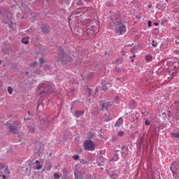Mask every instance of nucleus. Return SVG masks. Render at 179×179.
I'll return each instance as SVG.
<instances>
[{
    "label": "nucleus",
    "mask_w": 179,
    "mask_h": 179,
    "mask_svg": "<svg viewBox=\"0 0 179 179\" xmlns=\"http://www.w3.org/2000/svg\"><path fill=\"white\" fill-rule=\"evenodd\" d=\"M4 173L6 174V176H9L10 174V172L9 171V169L8 166H6L4 169Z\"/></svg>",
    "instance_id": "nucleus-14"
},
{
    "label": "nucleus",
    "mask_w": 179,
    "mask_h": 179,
    "mask_svg": "<svg viewBox=\"0 0 179 179\" xmlns=\"http://www.w3.org/2000/svg\"><path fill=\"white\" fill-rule=\"evenodd\" d=\"M52 167V165H51V163H48L46 166V170H48V171H50V170H51Z\"/></svg>",
    "instance_id": "nucleus-17"
},
{
    "label": "nucleus",
    "mask_w": 179,
    "mask_h": 179,
    "mask_svg": "<svg viewBox=\"0 0 179 179\" xmlns=\"http://www.w3.org/2000/svg\"><path fill=\"white\" fill-rule=\"evenodd\" d=\"M108 89L107 88V86H106V85H103V87H102V90H103L104 92H106V90H108Z\"/></svg>",
    "instance_id": "nucleus-25"
},
{
    "label": "nucleus",
    "mask_w": 179,
    "mask_h": 179,
    "mask_svg": "<svg viewBox=\"0 0 179 179\" xmlns=\"http://www.w3.org/2000/svg\"><path fill=\"white\" fill-rule=\"evenodd\" d=\"M149 27H152V21H148Z\"/></svg>",
    "instance_id": "nucleus-31"
},
{
    "label": "nucleus",
    "mask_w": 179,
    "mask_h": 179,
    "mask_svg": "<svg viewBox=\"0 0 179 179\" xmlns=\"http://www.w3.org/2000/svg\"><path fill=\"white\" fill-rule=\"evenodd\" d=\"M34 131H36V129H34V127H31L29 129V132H31V134L34 133Z\"/></svg>",
    "instance_id": "nucleus-22"
},
{
    "label": "nucleus",
    "mask_w": 179,
    "mask_h": 179,
    "mask_svg": "<svg viewBox=\"0 0 179 179\" xmlns=\"http://www.w3.org/2000/svg\"><path fill=\"white\" fill-rule=\"evenodd\" d=\"M38 89L39 90V94L43 96V94H48L51 93V89L53 88L50 83L46 82L39 85L38 86Z\"/></svg>",
    "instance_id": "nucleus-2"
},
{
    "label": "nucleus",
    "mask_w": 179,
    "mask_h": 179,
    "mask_svg": "<svg viewBox=\"0 0 179 179\" xmlns=\"http://www.w3.org/2000/svg\"><path fill=\"white\" fill-rule=\"evenodd\" d=\"M117 136H124V131H120L117 133Z\"/></svg>",
    "instance_id": "nucleus-19"
},
{
    "label": "nucleus",
    "mask_w": 179,
    "mask_h": 179,
    "mask_svg": "<svg viewBox=\"0 0 179 179\" xmlns=\"http://www.w3.org/2000/svg\"><path fill=\"white\" fill-rule=\"evenodd\" d=\"M130 107L134 108V107H136L138 106V103H136V101L135 100H131L129 103Z\"/></svg>",
    "instance_id": "nucleus-10"
},
{
    "label": "nucleus",
    "mask_w": 179,
    "mask_h": 179,
    "mask_svg": "<svg viewBox=\"0 0 179 179\" xmlns=\"http://www.w3.org/2000/svg\"><path fill=\"white\" fill-rule=\"evenodd\" d=\"M34 65H37V62H35L34 63Z\"/></svg>",
    "instance_id": "nucleus-34"
},
{
    "label": "nucleus",
    "mask_w": 179,
    "mask_h": 179,
    "mask_svg": "<svg viewBox=\"0 0 179 179\" xmlns=\"http://www.w3.org/2000/svg\"><path fill=\"white\" fill-rule=\"evenodd\" d=\"M174 104L177 108H179V101H176Z\"/></svg>",
    "instance_id": "nucleus-27"
},
{
    "label": "nucleus",
    "mask_w": 179,
    "mask_h": 179,
    "mask_svg": "<svg viewBox=\"0 0 179 179\" xmlns=\"http://www.w3.org/2000/svg\"><path fill=\"white\" fill-rule=\"evenodd\" d=\"M124 122V120H122V117H120L117 121L116 122V124H115V127H117V128H120L122 126V124Z\"/></svg>",
    "instance_id": "nucleus-7"
},
{
    "label": "nucleus",
    "mask_w": 179,
    "mask_h": 179,
    "mask_svg": "<svg viewBox=\"0 0 179 179\" xmlns=\"http://www.w3.org/2000/svg\"><path fill=\"white\" fill-rule=\"evenodd\" d=\"M89 135H91V136H93V134H92V132H89Z\"/></svg>",
    "instance_id": "nucleus-33"
},
{
    "label": "nucleus",
    "mask_w": 179,
    "mask_h": 179,
    "mask_svg": "<svg viewBox=\"0 0 179 179\" xmlns=\"http://www.w3.org/2000/svg\"><path fill=\"white\" fill-rule=\"evenodd\" d=\"M41 31H43V33H45V34L50 33V27L48 25H45L42 27Z\"/></svg>",
    "instance_id": "nucleus-8"
},
{
    "label": "nucleus",
    "mask_w": 179,
    "mask_h": 179,
    "mask_svg": "<svg viewBox=\"0 0 179 179\" xmlns=\"http://www.w3.org/2000/svg\"><path fill=\"white\" fill-rule=\"evenodd\" d=\"M1 64H2V61L0 60V65H1Z\"/></svg>",
    "instance_id": "nucleus-36"
},
{
    "label": "nucleus",
    "mask_w": 179,
    "mask_h": 179,
    "mask_svg": "<svg viewBox=\"0 0 179 179\" xmlns=\"http://www.w3.org/2000/svg\"><path fill=\"white\" fill-rule=\"evenodd\" d=\"M9 94H12L13 92V88H12V87H8L7 89Z\"/></svg>",
    "instance_id": "nucleus-18"
},
{
    "label": "nucleus",
    "mask_w": 179,
    "mask_h": 179,
    "mask_svg": "<svg viewBox=\"0 0 179 179\" xmlns=\"http://www.w3.org/2000/svg\"><path fill=\"white\" fill-rule=\"evenodd\" d=\"M152 47H157V43H155V41H152Z\"/></svg>",
    "instance_id": "nucleus-28"
},
{
    "label": "nucleus",
    "mask_w": 179,
    "mask_h": 179,
    "mask_svg": "<svg viewBox=\"0 0 179 179\" xmlns=\"http://www.w3.org/2000/svg\"><path fill=\"white\" fill-rule=\"evenodd\" d=\"M177 38H178V39H179V35L177 36Z\"/></svg>",
    "instance_id": "nucleus-37"
},
{
    "label": "nucleus",
    "mask_w": 179,
    "mask_h": 179,
    "mask_svg": "<svg viewBox=\"0 0 179 179\" xmlns=\"http://www.w3.org/2000/svg\"><path fill=\"white\" fill-rule=\"evenodd\" d=\"M91 29L93 33H96V31L97 30V27H92Z\"/></svg>",
    "instance_id": "nucleus-20"
},
{
    "label": "nucleus",
    "mask_w": 179,
    "mask_h": 179,
    "mask_svg": "<svg viewBox=\"0 0 179 179\" xmlns=\"http://www.w3.org/2000/svg\"><path fill=\"white\" fill-rule=\"evenodd\" d=\"M54 177H55V178H59V174L57 173H55L54 174Z\"/></svg>",
    "instance_id": "nucleus-26"
},
{
    "label": "nucleus",
    "mask_w": 179,
    "mask_h": 179,
    "mask_svg": "<svg viewBox=\"0 0 179 179\" xmlns=\"http://www.w3.org/2000/svg\"><path fill=\"white\" fill-rule=\"evenodd\" d=\"M155 26H159V24L155 23Z\"/></svg>",
    "instance_id": "nucleus-35"
},
{
    "label": "nucleus",
    "mask_w": 179,
    "mask_h": 179,
    "mask_svg": "<svg viewBox=\"0 0 179 179\" xmlns=\"http://www.w3.org/2000/svg\"><path fill=\"white\" fill-rule=\"evenodd\" d=\"M175 43H176V44H179V41L176 40V41H175Z\"/></svg>",
    "instance_id": "nucleus-32"
},
{
    "label": "nucleus",
    "mask_w": 179,
    "mask_h": 179,
    "mask_svg": "<svg viewBox=\"0 0 179 179\" xmlns=\"http://www.w3.org/2000/svg\"><path fill=\"white\" fill-rule=\"evenodd\" d=\"M145 125H150V121L146 120H145Z\"/></svg>",
    "instance_id": "nucleus-29"
},
{
    "label": "nucleus",
    "mask_w": 179,
    "mask_h": 179,
    "mask_svg": "<svg viewBox=\"0 0 179 179\" xmlns=\"http://www.w3.org/2000/svg\"><path fill=\"white\" fill-rule=\"evenodd\" d=\"M49 156H50V157H51V153L49 155Z\"/></svg>",
    "instance_id": "nucleus-39"
},
{
    "label": "nucleus",
    "mask_w": 179,
    "mask_h": 179,
    "mask_svg": "<svg viewBox=\"0 0 179 179\" xmlns=\"http://www.w3.org/2000/svg\"><path fill=\"white\" fill-rule=\"evenodd\" d=\"M118 160H120V156L118 155V154H115L114 155V157L112 158V159H110V162H118Z\"/></svg>",
    "instance_id": "nucleus-12"
},
{
    "label": "nucleus",
    "mask_w": 179,
    "mask_h": 179,
    "mask_svg": "<svg viewBox=\"0 0 179 179\" xmlns=\"http://www.w3.org/2000/svg\"><path fill=\"white\" fill-rule=\"evenodd\" d=\"M124 150H128V147L127 146L120 147V145H117L116 147H115V152H122V153Z\"/></svg>",
    "instance_id": "nucleus-5"
},
{
    "label": "nucleus",
    "mask_w": 179,
    "mask_h": 179,
    "mask_svg": "<svg viewBox=\"0 0 179 179\" xmlns=\"http://www.w3.org/2000/svg\"><path fill=\"white\" fill-rule=\"evenodd\" d=\"M75 179H82L79 175H78V171H74Z\"/></svg>",
    "instance_id": "nucleus-15"
},
{
    "label": "nucleus",
    "mask_w": 179,
    "mask_h": 179,
    "mask_svg": "<svg viewBox=\"0 0 179 179\" xmlns=\"http://www.w3.org/2000/svg\"><path fill=\"white\" fill-rule=\"evenodd\" d=\"M58 62H61L63 65H65V64H67V62L69 61H72V58H71L69 56H68L64 52V50L62 49H59L58 50Z\"/></svg>",
    "instance_id": "nucleus-3"
},
{
    "label": "nucleus",
    "mask_w": 179,
    "mask_h": 179,
    "mask_svg": "<svg viewBox=\"0 0 179 179\" xmlns=\"http://www.w3.org/2000/svg\"><path fill=\"white\" fill-rule=\"evenodd\" d=\"M73 160H79V155H73Z\"/></svg>",
    "instance_id": "nucleus-21"
},
{
    "label": "nucleus",
    "mask_w": 179,
    "mask_h": 179,
    "mask_svg": "<svg viewBox=\"0 0 179 179\" xmlns=\"http://www.w3.org/2000/svg\"><path fill=\"white\" fill-rule=\"evenodd\" d=\"M29 37L22 38V44H29Z\"/></svg>",
    "instance_id": "nucleus-13"
},
{
    "label": "nucleus",
    "mask_w": 179,
    "mask_h": 179,
    "mask_svg": "<svg viewBox=\"0 0 179 179\" xmlns=\"http://www.w3.org/2000/svg\"><path fill=\"white\" fill-rule=\"evenodd\" d=\"M9 130H10V132H11L12 134H17V127L13 125H10L9 127Z\"/></svg>",
    "instance_id": "nucleus-9"
},
{
    "label": "nucleus",
    "mask_w": 179,
    "mask_h": 179,
    "mask_svg": "<svg viewBox=\"0 0 179 179\" xmlns=\"http://www.w3.org/2000/svg\"><path fill=\"white\" fill-rule=\"evenodd\" d=\"M34 164H35L34 167L36 170H41V169H43V162L38 160H36Z\"/></svg>",
    "instance_id": "nucleus-6"
},
{
    "label": "nucleus",
    "mask_w": 179,
    "mask_h": 179,
    "mask_svg": "<svg viewBox=\"0 0 179 179\" xmlns=\"http://www.w3.org/2000/svg\"><path fill=\"white\" fill-rule=\"evenodd\" d=\"M173 138H179V134L178 133H173Z\"/></svg>",
    "instance_id": "nucleus-23"
},
{
    "label": "nucleus",
    "mask_w": 179,
    "mask_h": 179,
    "mask_svg": "<svg viewBox=\"0 0 179 179\" xmlns=\"http://www.w3.org/2000/svg\"><path fill=\"white\" fill-rule=\"evenodd\" d=\"M83 148L85 150H89L90 152H94L96 149V144L93 141L90 139L85 140L83 143Z\"/></svg>",
    "instance_id": "nucleus-4"
},
{
    "label": "nucleus",
    "mask_w": 179,
    "mask_h": 179,
    "mask_svg": "<svg viewBox=\"0 0 179 179\" xmlns=\"http://www.w3.org/2000/svg\"><path fill=\"white\" fill-rule=\"evenodd\" d=\"M28 114H30V111H28Z\"/></svg>",
    "instance_id": "nucleus-38"
},
{
    "label": "nucleus",
    "mask_w": 179,
    "mask_h": 179,
    "mask_svg": "<svg viewBox=\"0 0 179 179\" xmlns=\"http://www.w3.org/2000/svg\"><path fill=\"white\" fill-rule=\"evenodd\" d=\"M145 61H147L148 62H150V61H152V56L150 55H147L145 57Z\"/></svg>",
    "instance_id": "nucleus-16"
},
{
    "label": "nucleus",
    "mask_w": 179,
    "mask_h": 179,
    "mask_svg": "<svg viewBox=\"0 0 179 179\" xmlns=\"http://www.w3.org/2000/svg\"><path fill=\"white\" fill-rule=\"evenodd\" d=\"M85 113V111L83 110H77L75 112V117H82V115Z\"/></svg>",
    "instance_id": "nucleus-11"
},
{
    "label": "nucleus",
    "mask_w": 179,
    "mask_h": 179,
    "mask_svg": "<svg viewBox=\"0 0 179 179\" xmlns=\"http://www.w3.org/2000/svg\"><path fill=\"white\" fill-rule=\"evenodd\" d=\"M5 167H6L3 164H0V170H3L5 169Z\"/></svg>",
    "instance_id": "nucleus-24"
},
{
    "label": "nucleus",
    "mask_w": 179,
    "mask_h": 179,
    "mask_svg": "<svg viewBox=\"0 0 179 179\" xmlns=\"http://www.w3.org/2000/svg\"><path fill=\"white\" fill-rule=\"evenodd\" d=\"M40 64H44V59L43 58H41L40 59Z\"/></svg>",
    "instance_id": "nucleus-30"
},
{
    "label": "nucleus",
    "mask_w": 179,
    "mask_h": 179,
    "mask_svg": "<svg viewBox=\"0 0 179 179\" xmlns=\"http://www.w3.org/2000/svg\"><path fill=\"white\" fill-rule=\"evenodd\" d=\"M115 25V31L117 36H122V34H125L127 32V27L125 24L127 23L125 22H122L121 20V17H118L113 20V21Z\"/></svg>",
    "instance_id": "nucleus-1"
}]
</instances>
